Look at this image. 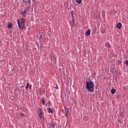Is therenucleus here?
<instances>
[{
  "label": "nucleus",
  "instance_id": "obj_22",
  "mask_svg": "<svg viewBox=\"0 0 128 128\" xmlns=\"http://www.w3.org/2000/svg\"><path fill=\"white\" fill-rule=\"evenodd\" d=\"M25 2H30V0H24Z\"/></svg>",
  "mask_w": 128,
  "mask_h": 128
},
{
  "label": "nucleus",
  "instance_id": "obj_2",
  "mask_svg": "<svg viewBox=\"0 0 128 128\" xmlns=\"http://www.w3.org/2000/svg\"><path fill=\"white\" fill-rule=\"evenodd\" d=\"M26 19L24 18H22L20 20V19H17V23L18 24V28L20 30H24Z\"/></svg>",
  "mask_w": 128,
  "mask_h": 128
},
{
  "label": "nucleus",
  "instance_id": "obj_4",
  "mask_svg": "<svg viewBox=\"0 0 128 128\" xmlns=\"http://www.w3.org/2000/svg\"><path fill=\"white\" fill-rule=\"evenodd\" d=\"M28 14V12H27L25 10L21 12V14L23 16V18H26V15Z\"/></svg>",
  "mask_w": 128,
  "mask_h": 128
},
{
  "label": "nucleus",
  "instance_id": "obj_16",
  "mask_svg": "<svg viewBox=\"0 0 128 128\" xmlns=\"http://www.w3.org/2000/svg\"><path fill=\"white\" fill-rule=\"evenodd\" d=\"M112 70H113V72H116V69L114 67L111 68H110Z\"/></svg>",
  "mask_w": 128,
  "mask_h": 128
},
{
  "label": "nucleus",
  "instance_id": "obj_11",
  "mask_svg": "<svg viewBox=\"0 0 128 128\" xmlns=\"http://www.w3.org/2000/svg\"><path fill=\"white\" fill-rule=\"evenodd\" d=\"M12 28V23L10 22L8 24V28Z\"/></svg>",
  "mask_w": 128,
  "mask_h": 128
},
{
  "label": "nucleus",
  "instance_id": "obj_24",
  "mask_svg": "<svg viewBox=\"0 0 128 128\" xmlns=\"http://www.w3.org/2000/svg\"><path fill=\"white\" fill-rule=\"evenodd\" d=\"M64 83H65V84H68V80H66H66H65V81H64Z\"/></svg>",
  "mask_w": 128,
  "mask_h": 128
},
{
  "label": "nucleus",
  "instance_id": "obj_20",
  "mask_svg": "<svg viewBox=\"0 0 128 128\" xmlns=\"http://www.w3.org/2000/svg\"><path fill=\"white\" fill-rule=\"evenodd\" d=\"M124 64H126V66H128V60H126L124 62Z\"/></svg>",
  "mask_w": 128,
  "mask_h": 128
},
{
  "label": "nucleus",
  "instance_id": "obj_1",
  "mask_svg": "<svg viewBox=\"0 0 128 128\" xmlns=\"http://www.w3.org/2000/svg\"><path fill=\"white\" fill-rule=\"evenodd\" d=\"M86 89L90 92H94V82L88 80L86 82Z\"/></svg>",
  "mask_w": 128,
  "mask_h": 128
},
{
  "label": "nucleus",
  "instance_id": "obj_25",
  "mask_svg": "<svg viewBox=\"0 0 128 128\" xmlns=\"http://www.w3.org/2000/svg\"><path fill=\"white\" fill-rule=\"evenodd\" d=\"M56 90H58V84H56Z\"/></svg>",
  "mask_w": 128,
  "mask_h": 128
},
{
  "label": "nucleus",
  "instance_id": "obj_18",
  "mask_svg": "<svg viewBox=\"0 0 128 128\" xmlns=\"http://www.w3.org/2000/svg\"><path fill=\"white\" fill-rule=\"evenodd\" d=\"M38 111L39 112H42V108H38Z\"/></svg>",
  "mask_w": 128,
  "mask_h": 128
},
{
  "label": "nucleus",
  "instance_id": "obj_15",
  "mask_svg": "<svg viewBox=\"0 0 128 128\" xmlns=\"http://www.w3.org/2000/svg\"><path fill=\"white\" fill-rule=\"evenodd\" d=\"M71 16L72 18V20H75L74 16V12H71Z\"/></svg>",
  "mask_w": 128,
  "mask_h": 128
},
{
  "label": "nucleus",
  "instance_id": "obj_9",
  "mask_svg": "<svg viewBox=\"0 0 128 128\" xmlns=\"http://www.w3.org/2000/svg\"><path fill=\"white\" fill-rule=\"evenodd\" d=\"M47 110L49 114H52V108H48Z\"/></svg>",
  "mask_w": 128,
  "mask_h": 128
},
{
  "label": "nucleus",
  "instance_id": "obj_17",
  "mask_svg": "<svg viewBox=\"0 0 128 128\" xmlns=\"http://www.w3.org/2000/svg\"><path fill=\"white\" fill-rule=\"evenodd\" d=\"M24 11L26 12H30V10H28V8H25Z\"/></svg>",
  "mask_w": 128,
  "mask_h": 128
},
{
  "label": "nucleus",
  "instance_id": "obj_29",
  "mask_svg": "<svg viewBox=\"0 0 128 128\" xmlns=\"http://www.w3.org/2000/svg\"><path fill=\"white\" fill-rule=\"evenodd\" d=\"M48 104H50V102L48 101Z\"/></svg>",
  "mask_w": 128,
  "mask_h": 128
},
{
  "label": "nucleus",
  "instance_id": "obj_21",
  "mask_svg": "<svg viewBox=\"0 0 128 128\" xmlns=\"http://www.w3.org/2000/svg\"><path fill=\"white\" fill-rule=\"evenodd\" d=\"M28 86H30V84H28L26 86V88H28Z\"/></svg>",
  "mask_w": 128,
  "mask_h": 128
},
{
  "label": "nucleus",
  "instance_id": "obj_30",
  "mask_svg": "<svg viewBox=\"0 0 128 128\" xmlns=\"http://www.w3.org/2000/svg\"><path fill=\"white\" fill-rule=\"evenodd\" d=\"M124 90H126V88H124Z\"/></svg>",
  "mask_w": 128,
  "mask_h": 128
},
{
  "label": "nucleus",
  "instance_id": "obj_14",
  "mask_svg": "<svg viewBox=\"0 0 128 128\" xmlns=\"http://www.w3.org/2000/svg\"><path fill=\"white\" fill-rule=\"evenodd\" d=\"M50 124H51V128H56V125H55L54 123H50Z\"/></svg>",
  "mask_w": 128,
  "mask_h": 128
},
{
  "label": "nucleus",
  "instance_id": "obj_23",
  "mask_svg": "<svg viewBox=\"0 0 128 128\" xmlns=\"http://www.w3.org/2000/svg\"><path fill=\"white\" fill-rule=\"evenodd\" d=\"M21 116H26V115L22 113V114H21Z\"/></svg>",
  "mask_w": 128,
  "mask_h": 128
},
{
  "label": "nucleus",
  "instance_id": "obj_3",
  "mask_svg": "<svg viewBox=\"0 0 128 128\" xmlns=\"http://www.w3.org/2000/svg\"><path fill=\"white\" fill-rule=\"evenodd\" d=\"M38 116L40 120H42L44 118V112H38Z\"/></svg>",
  "mask_w": 128,
  "mask_h": 128
},
{
  "label": "nucleus",
  "instance_id": "obj_19",
  "mask_svg": "<svg viewBox=\"0 0 128 128\" xmlns=\"http://www.w3.org/2000/svg\"><path fill=\"white\" fill-rule=\"evenodd\" d=\"M47 126H48V128H51V124H50H50H47Z\"/></svg>",
  "mask_w": 128,
  "mask_h": 128
},
{
  "label": "nucleus",
  "instance_id": "obj_27",
  "mask_svg": "<svg viewBox=\"0 0 128 128\" xmlns=\"http://www.w3.org/2000/svg\"><path fill=\"white\" fill-rule=\"evenodd\" d=\"M42 34H40V38H42Z\"/></svg>",
  "mask_w": 128,
  "mask_h": 128
},
{
  "label": "nucleus",
  "instance_id": "obj_31",
  "mask_svg": "<svg viewBox=\"0 0 128 128\" xmlns=\"http://www.w3.org/2000/svg\"><path fill=\"white\" fill-rule=\"evenodd\" d=\"M108 48H110V46H108Z\"/></svg>",
  "mask_w": 128,
  "mask_h": 128
},
{
  "label": "nucleus",
  "instance_id": "obj_13",
  "mask_svg": "<svg viewBox=\"0 0 128 128\" xmlns=\"http://www.w3.org/2000/svg\"><path fill=\"white\" fill-rule=\"evenodd\" d=\"M74 20L72 19V22H70V26H74Z\"/></svg>",
  "mask_w": 128,
  "mask_h": 128
},
{
  "label": "nucleus",
  "instance_id": "obj_28",
  "mask_svg": "<svg viewBox=\"0 0 128 128\" xmlns=\"http://www.w3.org/2000/svg\"><path fill=\"white\" fill-rule=\"evenodd\" d=\"M30 88H32V86H30Z\"/></svg>",
  "mask_w": 128,
  "mask_h": 128
},
{
  "label": "nucleus",
  "instance_id": "obj_26",
  "mask_svg": "<svg viewBox=\"0 0 128 128\" xmlns=\"http://www.w3.org/2000/svg\"><path fill=\"white\" fill-rule=\"evenodd\" d=\"M65 116H66H66H68V114H66V113H65Z\"/></svg>",
  "mask_w": 128,
  "mask_h": 128
},
{
  "label": "nucleus",
  "instance_id": "obj_5",
  "mask_svg": "<svg viewBox=\"0 0 128 128\" xmlns=\"http://www.w3.org/2000/svg\"><path fill=\"white\" fill-rule=\"evenodd\" d=\"M122 23L120 22H118V24L116 25V27L117 28H118V30H120L122 28Z\"/></svg>",
  "mask_w": 128,
  "mask_h": 128
},
{
  "label": "nucleus",
  "instance_id": "obj_10",
  "mask_svg": "<svg viewBox=\"0 0 128 128\" xmlns=\"http://www.w3.org/2000/svg\"><path fill=\"white\" fill-rule=\"evenodd\" d=\"M116 89H114V88H112L111 90V94H116Z\"/></svg>",
  "mask_w": 128,
  "mask_h": 128
},
{
  "label": "nucleus",
  "instance_id": "obj_6",
  "mask_svg": "<svg viewBox=\"0 0 128 128\" xmlns=\"http://www.w3.org/2000/svg\"><path fill=\"white\" fill-rule=\"evenodd\" d=\"M64 110H65V114H68L70 112V108L64 107Z\"/></svg>",
  "mask_w": 128,
  "mask_h": 128
},
{
  "label": "nucleus",
  "instance_id": "obj_12",
  "mask_svg": "<svg viewBox=\"0 0 128 128\" xmlns=\"http://www.w3.org/2000/svg\"><path fill=\"white\" fill-rule=\"evenodd\" d=\"M76 2L78 4H82V0H76Z\"/></svg>",
  "mask_w": 128,
  "mask_h": 128
},
{
  "label": "nucleus",
  "instance_id": "obj_7",
  "mask_svg": "<svg viewBox=\"0 0 128 128\" xmlns=\"http://www.w3.org/2000/svg\"><path fill=\"white\" fill-rule=\"evenodd\" d=\"M42 106H44V104H46V99L42 98Z\"/></svg>",
  "mask_w": 128,
  "mask_h": 128
},
{
  "label": "nucleus",
  "instance_id": "obj_8",
  "mask_svg": "<svg viewBox=\"0 0 128 128\" xmlns=\"http://www.w3.org/2000/svg\"><path fill=\"white\" fill-rule=\"evenodd\" d=\"M86 36H90V30L88 29L85 34Z\"/></svg>",
  "mask_w": 128,
  "mask_h": 128
}]
</instances>
